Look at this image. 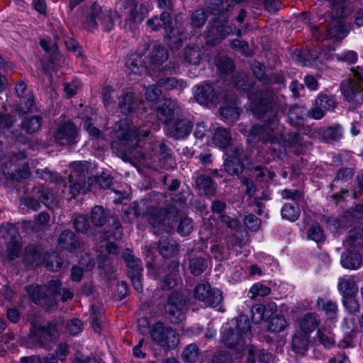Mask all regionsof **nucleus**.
Masks as SVG:
<instances>
[{"label": "nucleus", "instance_id": "f257e3e1", "mask_svg": "<svg viewBox=\"0 0 363 363\" xmlns=\"http://www.w3.org/2000/svg\"><path fill=\"white\" fill-rule=\"evenodd\" d=\"M150 135L147 128L132 127L128 119H122L116 123L112 150L123 160L130 155L147 165L157 160L173 165L172 149L164 143L154 140Z\"/></svg>", "mask_w": 363, "mask_h": 363}, {"label": "nucleus", "instance_id": "f03ea898", "mask_svg": "<svg viewBox=\"0 0 363 363\" xmlns=\"http://www.w3.org/2000/svg\"><path fill=\"white\" fill-rule=\"evenodd\" d=\"M255 113L262 121L263 124L253 125L250 129V134L257 137L264 143H270L267 157L269 161L281 159L286 150L281 145L283 135L276 133L279 125V106L276 97L272 94L262 97L260 101L255 105Z\"/></svg>", "mask_w": 363, "mask_h": 363}, {"label": "nucleus", "instance_id": "7ed1b4c3", "mask_svg": "<svg viewBox=\"0 0 363 363\" xmlns=\"http://www.w3.org/2000/svg\"><path fill=\"white\" fill-rule=\"evenodd\" d=\"M157 115L167 126V135L176 140L186 138L192 131L194 123L184 113L182 106L171 99H164L157 108Z\"/></svg>", "mask_w": 363, "mask_h": 363}, {"label": "nucleus", "instance_id": "20e7f679", "mask_svg": "<svg viewBox=\"0 0 363 363\" xmlns=\"http://www.w3.org/2000/svg\"><path fill=\"white\" fill-rule=\"evenodd\" d=\"M116 14L111 9L101 6L94 2L91 6L90 13L84 21V28L89 32H93L97 29L100 23L104 30L110 31L114 27Z\"/></svg>", "mask_w": 363, "mask_h": 363}, {"label": "nucleus", "instance_id": "39448f33", "mask_svg": "<svg viewBox=\"0 0 363 363\" xmlns=\"http://www.w3.org/2000/svg\"><path fill=\"white\" fill-rule=\"evenodd\" d=\"M69 193L74 198L82 191L86 193L91 189L92 179L89 174V164L86 162L77 161L70 164Z\"/></svg>", "mask_w": 363, "mask_h": 363}, {"label": "nucleus", "instance_id": "423d86ee", "mask_svg": "<svg viewBox=\"0 0 363 363\" xmlns=\"http://www.w3.org/2000/svg\"><path fill=\"white\" fill-rule=\"evenodd\" d=\"M235 30L234 24H228V13L222 11L209 22L206 32V43L211 45H216Z\"/></svg>", "mask_w": 363, "mask_h": 363}, {"label": "nucleus", "instance_id": "0eeeda50", "mask_svg": "<svg viewBox=\"0 0 363 363\" xmlns=\"http://www.w3.org/2000/svg\"><path fill=\"white\" fill-rule=\"evenodd\" d=\"M58 286V282L49 281L43 289L38 284H31L27 286L25 290L33 303L50 310L53 308V295L57 292Z\"/></svg>", "mask_w": 363, "mask_h": 363}, {"label": "nucleus", "instance_id": "6e6552de", "mask_svg": "<svg viewBox=\"0 0 363 363\" xmlns=\"http://www.w3.org/2000/svg\"><path fill=\"white\" fill-rule=\"evenodd\" d=\"M152 340L163 348L174 349L179 343V334L171 326L158 320L150 329Z\"/></svg>", "mask_w": 363, "mask_h": 363}, {"label": "nucleus", "instance_id": "1a4fd4ad", "mask_svg": "<svg viewBox=\"0 0 363 363\" xmlns=\"http://www.w3.org/2000/svg\"><path fill=\"white\" fill-rule=\"evenodd\" d=\"M223 167L230 175L238 176L245 169L244 159L246 157L241 145H233L225 150Z\"/></svg>", "mask_w": 363, "mask_h": 363}, {"label": "nucleus", "instance_id": "9d476101", "mask_svg": "<svg viewBox=\"0 0 363 363\" xmlns=\"http://www.w3.org/2000/svg\"><path fill=\"white\" fill-rule=\"evenodd\" d=\"M58 336L57 325L55 322L50 321L45 325H33L32 338L40 347L50 350Z\"/></svg>", "mask_w": 363, "mask_h": 363}, {"label": "nucleus", "instance_id": "9b49d317", "mask_svg": "<svg viewBox=\"0 0 363 363\" xmlns=\"http://www.w3.org/2000/svg\"><path fill=\"white\" fill-rule=\"evenodd\" d=\"M22 203L27 208L37 211L41 208V203L49 208L55 206V199L52 194L41 186H34L31 194L22 199Z\"/></svg>", "mask_w": 363, "mask_h": 363}, {"label": "nucleus", "instance_id": "f8f14e48", "mask_svg": "<svg viewBox=\"0 0 363 363\" xmlns=\"http://www.w3.org/2000/svg\"><path fill=\"white\" fill-rule=\"evenodd\" d=\"M186 305V298L179 292L174 291L168 296L164 310L167 318L172 323L176 324L183 320Z\"/></svg>", "mask_w": 363, "mask_h": 363}, {"label": "nucleus", "instance_id": "ddd939ff", "mask_svg": "<svg viewBox=\"0 0 363 363\" xmlns=\"http://www.w3.org/2000/svg\"><path fill=\"white\" fill-rule=\"evenodd\" d=\"M53 138L60 145L72 148L79 140L78 129L73 122L65 121L60 124L54 131Z\"/></svg>", "mask_w": 363, "mask_h": 363}, {"label": "nucleus", "instance_id": "4468645a", "mask_svg": "<svg viewBox=\"0 0 363 363\" xmlns=\"http://www.w3.org/2000/svg\"><path fill=\"white\" fill-rule=\"evenodd\" d=\"M194 297L206 306L216 307L223 300L222 292L213 289L208 283L199 284L194 289Z\"/></svg>", "mask_w": 363, "mask_h": 363}, {"label": "nucleus", "instance_id": "2eb2a0df", "mask_svg": "<svg viewBox=\"0 0 363 363\" xmlns=\"http://www.w3.org/2000/svg\"><path fill=\"white\" fill-rule=\"evenodd\" d=\"M194 97L199 104L205 106L210 103L217 104L220 100H225V94L216 91L213 84L209 81L196 86Z\"/></svg>", "mask_w": 363, "mask_h": 363}, {"label": "nucleus", "instance_id": "dca6fc26", "mask_svg": "<svg viewBox=\"0 0 363 363\" xmlns=\"http://www.w3.org/2000/svg\"><path fill=\"white\" fill-rule=\"evenodd\" d=\"M345 100L352 105L359 106L363 104V86L354 80L345 79L340 86Z\"/></svg>", "mask_w": 363, "mask_h": 363}, {"label": "nucleus", "instance_id": "f3484780", "mask_svg": "<svg viewBox=\"0 0 363 363\" xmlns=\"http://www.w3.org/2000/svg\"><path fill=\"white\" fill-rule=\"evenodd\" d=\"M57 245L61 250L73 254H78L84 250L82 240L69 229L65 230L60 234Z\"/></svg>", "mask_w": 363, "mask_h": 363}, {"label": "nucleus", "instance_id": "a211bd4d", "mask_svg": "<svg viewBox=\"0 0 363 363\" xmlns=\"http://www.w3.org/2000/svg\"><path fill=\"white\" fill-rule=\"evenodd\" d=\"M147 25L152 31H158L163 28L165 38L172 39L176 37L172 15L167 11H162L160 16H155L149 18Z\"/></svg>", "mask_w": 363, "mask_h": 363}, {"label": "nucleus", "instance_id": "6ab92c4d", "mask_svg": "<svg viewBox=\"0 0 363 363\" xmlns=\"http://www.w3.org/2000/svg\"><path fill=\"white\" fill-rule=\"evenodd\" d=\"M172 213H169L168 208H155L149 213L148 222L152 228V233L155 235H160L163 231L167 232L169 227L166 225V218Z\"/></svg>", "mask_w": 363, "mask_h": 363}, {"label": "nucleus", "instance_id": "aec40b11", "mask_svg": "<svg viewBox=\"0 0 363 363\" xmlns=\"http://www.w3.org/2000/svg\"><path fill=\"white\" fill-rule=\"evenodd\" d=\"M140 102L137 94L129 90H123L118 96V108L125 116L133 114L138 109Z\"/></svg>", "mask_w": 363, "mask_h": 363}, {"label": "nucleus", "instance_id": "412c9836", "mask_svg": "<svg viewBox=\"0 0 363 363\" xmlns=\"http://www.w3.org/2000/svg\"><path fill=\"white\" fill-rule=\"evenodd\" d=\"M308 116V111L304 106L294 104L288 111L287 121L292 126L301 127L303 125Z\"/></svg>", "mask_w": 363, "mask_h": 363}, {"label": "nucleus", "instance_id": "4be33fe9", "mask_svg": "<svg viewBox=\"0 0 363 363\" xmlns=\"http://www.w3.org/2000/svg\"><path fill=\"white\" fill-rule=\"evenodd\" d=\"M286 79L284 76L281 73H275L272 74L269 77H267V83H264V84H269V88L272 89V92H269L267 89L265 90L264 92L261 94V96L256 104V105L260 101L261 99L264 96H269L270 95H274L276 97V100L279 106V111L281 110V104L278 101V98L274 94V91H278L282 87L285 86Z\"/></svg>", "mask_w": 363, "mask_h": 363}, {"label": "nucleus", "instance_id": "5701e85b", "mask_svg": "<svg viewBox=\"0 0 363 363\" xmlns=\"http://www.w3.org/2000/svg\"><path fill=\"white\" fill-rule=\"evenodd\" d=\"M310 335L303 331L296 330L292 336L291 350L296 354L304 355L308 350Z\"/></svg>", "mask_w": 363, "mask_h": 363}, {"label": "nucleus", "instance_id": "b1692460", "mask_svg": "<svg viewBox=\"0 0 363 363\" xmlns=\"http://www.w3.org/2000/svg\"><path fill=\"white\" fill-rule=\"evenodd\" d=\"M169 52L164 46L159 44H155L150 50L148 55V62H145V66H159L167 60Z\"/></svg>", "mask_w": 363, "mask_h": 363}, {"label": "nucleus", "instance_id": "393cba45", "mask_svg": "<svg viewBox=\"0 0 363 363\" xmlns=\"http://www.w3.org/2000/svg\"><path fill=\"white\" fill-rule=\"evenodd\" d=\"M157 250L164 258H171L178 255L179 246L170 238H161L157 241Z\"/></svg>", "mask_w": 363, "mask_h": 363}, {"label": "nucleus", "instance_id": "a878e982", "mask_svg": "<svg viewBox=\"0 0 363 363\" xmlns=\"http://www.w3.org/2000/svg\"><path fill=\"white\" fill-rule=\"evenodd\" d=\"M145 18V12L143 11V5L140 6V10L138 9L137 6H131L124 22V28L128 30H133L136 29L138 26Z\"/></svg>", "mask_w": 363, "mask_h": 363}, {"label": "nucleus", "instance_id": "bb28decb", "mask_svg": "<svg viewBox=\"0 0 363 363\" xmlns=\"http://www.w3.org/2000/svg\"><path fill=\"white\" fill-rule=\"evenodd\" d=\"M127 267L128 276L142 274L143 267L141 260L135 257L132 251L125 249L122 255Z\"/></svg>", "mask_w": 363, "mask_h": 363}, {"label": "nucleus", "instance_id": "cd10ccee", "mask_svg": "<svg viewBox=\"0 0 363 363\" xmlns=\"http://www.w3.org/2000/svg\"><path fill=\"white\" fill-rule=\"evenodd\" d=\"M222 341L228 348L241 349L245 344V338L236 332L234 328L226 330L222 335Z\"/></svg>", "mask_w": 363, "mask_h": 363}, {"label": "nucleus", "instance_id": "c85d7f7f", "mask_svg": "<svg viewBox=\"0 0 363 363\" xmlns=\"http://www.w3.org/2000/svg\"><path fill=\"white\" fill-rule=\"evenodd\" d=\"M300 331L310 335L320 324V318L316 313H307L299 320Z\"/></svg>", "mask_w": 363, "mask_h": 363}, {"label": "nucleus", "instance_id": "c756f323", "mask_svg": "<svg viewBox=\"0 0 363 363\" xmlns=\"http://www.w3.org/2000/svg\"><path fill=\"white\" fill-rule=\"evenodd\" d=\"M315 306L317 310L323 312L328 319L337 320L338 306L335 301L319 297L316 300Z\"/></svg>", "mask_w": 363, "mask_h": 363}, {"label": "nucleus", "instance_id": "7c9ffc66", "mask_svg": "<svg viewBox=\"0 0 363 363\" xmlns=\"http://www.w3.org/2000/svg\"><path fill=\"white\" fill-rule=\"evenodd\" d=\"M212 140L216 146L224 150V151L234 145L231 144L232 137L229 130L222 127L218 128L216 130Z\"/></svg>", "mask_w": 363, "mask_h": 363}, {"label": "nucleus", "instance_id": "2f4dec72", "mask_svg": "<svg viewBox=\"0 0 363 363\" xmlns=\"http://www.w3.org/2000/svg\"><path fill=\"white\" fill-rule=\"evenodd\" d=\"M112 215L106 211L101 206H95L91 211V220L94 226L100 228L104 225Z\"/></svg>", "mask_w": 363, "mask_h": 363}, {"label": "nucleus", "instance_id": "473e14b6", "mask_svg": "<svg viewBox=\"0 0 363 363\" xmlns=\"http://www.w3.org/2000/svg\"><path fill=\"white\" fill-rule=\"evenodd\" d=\"M208 267L207 259L202 256L192 255L189 259V269L194 276H199Z\"/></svg>", "mask_w": 363, "mask_h": 363}, {"label": "nucleus", "instance_id": "72a5a7b5", "mask_svg": "<svg viewBox=\"0 0 363 363\" xmlns=\"http://www.w3.org/2000/svg\"><path fill=\"white\" fill-rule=\"evenodd\" d=\"M184 60L189 65H197L201 60V50L198 45H187L184 50Z\"/></svg>", "mask_w": 363, "mask_h": 363}, {"label": "nucleus", "instance_id": "f704fd0d", "mask_svg": "<svg viewBox=\"0 0 363 363\" xmlns=\"http://www.w3.org/2000/svg\"><path fill=\"white\" fill-rule=\"evenodd\" d=\"M316 106H320L326 112L333 111L337 106V101L336 97L332 94L327 93H320L318 94L315 100Z\"/></svg>", "mask_w": 363, "mask_h": 363}, {"label": "nucleus", "instance_id": "c9c22d12", "mask_svg": "<svg viewBox=\"0 0 363 363\" xmlns=\"http://www.w3.org/2000/svg\"><path fill=\"white\" fill-rule=\"evenodd\" d=\"M321 135L328 142L339 141L343 137V128L340 124L328 126L321 130Z\"/></svg>", "mask_w": 363, "mask_h": 363}, {"label": "nucleus", "instance_id": "e433bc0d", "mask_svg": "<svg viewBox=\"0 0 363 363\" xmlns=\"http://www.w3.org/2000/svg\"><path fill=\"white\" fill-rule=\"evenodd\" d=\"M157 86L167 90L177 89L183 90L186 86V82L183 79H179L175 77H165L160 79Z\"/></svg>", "mask_w": 363, "mask_h": 363}, {"label": "nucleus", "instance_id": "4c0bfd02", "mask_svg": "<svg viewBox=\"0 0 363 363\" xmlns=\"http://www.w3.org/2000/svg\"><path fill=\"white\" fill-rule=\"evenodd\" d=\"M361 262V256L357 252H348L341 255V264L347 269H357L360 267Z\"/></svg>", "mask_w": 363, "mask_h": 363}, {"label": "nucleus", "instance_id": "58836bf2", "mask_svg": "<svg viewBox=\"0 0 363 363\" xmlns=\"http://www.w3.org/2000/svg\"><path fill=\"white\" fill-rule=\"evenodd\" d=\"M197 187L203 191L205 195L211 196L216 192V186L212 179L206 175H200L196 180Z\"/></svg>", "mask_w": 363, "mask_h": 363}, {"label": "nucleus", "instance_id": "ea45409f", "mask_svg": "<svg viewBox=\"0 0 363 363\" xmlns=\"http://www.w3.org/2000/svg\"><path fill=\"white\" fill-rule=\"evenodd\" d=\"M250 328L251 324L247 315H241L236 319V327L234 330L245 339L250 338Z\"/></svg>", "mask_w": 363, "mask_h": 363}, {"label": "nucleus", "instance_id": "a19ab883", "mask_svg": "<svg viewBox=\"0 0 363 363\" xmlns=\"http://www.w3.org/2000/svg\"><path fill=\"white\" fill-rule=\"evenodd\" d=\"M339 290L343 294V298L354 296L357 293V288L355 282L351 279H340L338 284Z\"/></svg>", "mask_w": 363, "mask_h": 363}, {"label": "nucleus", "instance_id": "79ce46f5", "mask_svg": "<svg viewBox=\"0 0 363 363\" xmlns=\"http://www.w3.org/2000/svg\"><path fill=\"white\" fill-rule=\"evenodd\" d=\"M200 350L195 343L188 345L182 352V359L185 363H195L199 357Z\"/></svg>", "mask_w": 363, "mask_h": 363}, {"label": "nucleus", "instance_id": "37998d69", "mask_svg": "<svg viewBox=\"0 0 363 363\" xmlns=\"http://www.w3.org/2000/svg\"><path fill=\"white\" fill-rule=\"evenodd\" d=\"M42 118L39 116L26 118L21 124V128L28 133L32 134L38 131L41 127Z\"/></svg>", "mask_w": 363, "mask_h": 363}, {"label": "nucleus", "instance_id": "c03bdc74", "mask_svg": "<svg viewBox=\"0 0 363 363\" xmlns=\"http://www.w3.org/2000/svg\"><path fill=\"white\" fill-rule=\"evenodd\" d=\"M293 57L302 66H308L318 58V55L313 51L299 52L296 50L294 52Z\"/></svg>", "mask_w": 363, "mask_h": 363}, {"label": "nucleus", "instance_id": "a18cd8bd", "mask_svg": "<svg viewBox=\"0 0 363 363\" xmlns=\"http://www.w3.org/2000/svg\"><path fill=\"white\" fill-rule=\"evenodd\" d=\"M281 213L284 219L295 221L299 218L301 211L297 204L286 203L283 206Z\"/></svg>", "mask_w": 363, "mask_h": 363}, {"label": "nucleus", "instance_id": "49530a36", "mask_svg": "<svg viewBox=\"0 0 363 363\" xmlns=\"http://www.w3.org/2000/svg\"><path fill=\"white\" fill-rule=\"evenodd\" d=\"M220 116L223 121L227 123H233L240 116V111L234 106H224L220 108Z\"/></svg>", "mask_w": 363, "mask_h": 363}, {"label": "nucleus", "instance_id": "de8ad7c7", "mask_svg": "<svg viewBox=\"0 0 363 363\" xmlns=\"http://www.w3.org/2000/svg\"><path fill=\"white\" fill-rule=\"evenodd\" d=\"M21 251V245L19 238L6 241V256L9 260L17 258Z\"/></svg>", "mask_w": 363, "mask_h": 363}, {"label": "nucleus", "instance_id": "09e8293b", "mask_svg": "<svg viewBox=\"0 0 363 363\" xmlns=\"http://www.w3.org/2000/svg\"><path fill=\"white\" fill-rule=\"evenodd\" d=\"M186 206V199L181 194H177L171 199L170 203L167 206L169 213L172 216L178 215V213L184 208Z\"/></svg>", "mask_w": 363, "mask_h": 363}, {"label": "nucleus", "instance_id": "8fccbe9b", "mask_svg": "<svg viewBox=\"0 0 363 363\" xmlns=\"http://www.w3.org/2000/svg\"><path fill=\"white\" fill-rule=\"evenodd\" d=\"M286 328V320L282 315H274L270 318L268 330L273 333H279Z\"/></svg>", "mask_w": 363, "mask_h": 363}, {"label": "nucleus", "instance_id": "3c124183", "mask_svg": "<svg viewBox=\"0 0 363 363\" xmlns=\"http://www.w3.org/2000/svg\"><path fill=\"white\" fill-rule=\"evenodd\" d=\"M73 226L77 233L82 234H88L91 229L88 218L84 215H79L73 220Z\"/></svg>", "mask_w": 363, "mask_h": 363}, {"label": "nucleus", "instance_id": "603ef678", "mask_svg": "<svg viewBox=\"0 0 363 363\" xmlns=\"http://www.w3.org/2000/svg\"><path fill=\"white\" fill-rule=\"evenodd\" d=\"M50 281H56L59 283V286L56 290L57 292L53 295V308L57 306L56 297L57 296H60V299L62 302H66L73 298L74 294L69 289L62 288V281L60 280H51Z\"/></svg>", "mask_w": 363, "mask_h": 363}, {"label": "nucleus", "instance_id": "864d4df0", "mask_svg": "<svg viewBox=\"0 0 363 363\" xmlns=\"http://www.w3.org/2000/svg\"><path fill=\"white\" fill-rule=\"evenodd\" d=\"M253 85V82L249 80V77L246 74L238 73L234 80L235 87L240 91H250Z\"/></svg>", "mask_w": 363, "mask_h": 363}, {"label": "nucleus", "instance_id": "5fc2aeb1", "mask_svg": "<svg viewBox=\"0 0 363 363\" xmlns=\"http://www.w3.org/2000/svg\"><path fill=\"white\" fill-rule=\"evenodd\" d=\"M35 99L33 94H27L25 96L20 98V102L17 106V111L19 113H26L31 111L34 106Z\"/></svg>", "mask_w": 363, "mask_h": 363}, {"label": "nucleus", "instance_id": "6e6d98bb", "mask_svg": "<svg viewBox=\"0 0 363 363\" xmlns=\"http://www.w3.org/2000/svg\"><path fill=\"white\" fill-rule=\"evenodd\" d=\"M162 269H158L157 274L160 279V286L162 290H169L174 288L177 284L175 276L172 274H162Z\"/></svg>", "mask_w": 363, "mask_h": 363}, {"label": "nucleus", "instance_id": "4d7b16f0", "mask_svg": "<svg viewBox=\"0 0 363 363\" xmlns=\"http://www.w3.org/2000/svg\"><path fill=\"white\" fill-rule=\"evenodd\" d=\"M252 321L255 324H259L265 318L269 317V314L265 313V307L263 304H256L251 309Z\"/></svg>", "mask_w": 363, "mask_h": 363}, {"label": "nucleus", "instance_id": "13d9d810", "mask_svg": "<svg viewBox=\"0 0 363 363\" xmlns=\"http://www.w3.org/2000/svg\"><path fill=\"white\" fill-rule=\"evenodd\" d=\"M217 67L221 74H228L233 72L235 65L230 58L227 57H220L218 60Z\"/></svg>", "mask_w": 363, "mask_h": 363}, {"label": "nucleus", "instance_id": "bf43d9fd", "mask_svg": "<svg viewBox=\"0 0 363 363\" xmlns=\"http://www.w3.org/2000/svg\"><path fill=\"white\" fill-rule=\"evenodd\" d=\"M194 229L192 220L189 217L184 216L180 218L177 231L182 236L189 235Z\"/></svg>", "mask_w": 363, "mask_h": 363}, {"label": "nucleus", "instance_id": "052dcab7", "mask_svg": "<svg viewBox=\"0 0 363 363\" xmlns=\"http://www.w3.org/2000/svg\"><path fill=\"white\" fill-rule=\"evenodd\" d=\"M62 259L56 252H52L46 257V267L52 272H57L62 268Z\"/></svg>", "mask_w": 363, "mask_h": 363}, {"label": "nucleus", "instance_id": "680f3d73", "mask_svg": "<svg viewBox=\"0 0 363 363\" xmlns=\"http://www.w3.org/2000/svg\"><path fill=\"white\" fill-rule=\"evenodd\" d=\"M2 236L6 240L19 238L16 227L11 223L2 224L0 228Z\"/></svg>", "mask_w": 363, "mask_h": 363}, {"label": "nucleus", "instance_id": "e2e57ef3", "mask_svg": "<svg viewBox=\"0 0 363 363\" xmlns=\"http://www.w3.org/2000/svg\"><path fill=\"white\" fill-rule=\"evenodd\" d=\"M307 238L316 242L324 240V233L319 224H315L309 228L307 231Z\"/></svg>", "mask_w": 363, "mask_h": 363}, {"label": "nucleus", "instance_id": "0e129e2a", "mask_svg": "<svg viewBox=\"0 0 363 363\" xmlns=\"http://www.w3.org/2000/svg\"><path fill=\"white\" fill-rule=\"evenodd\" d=\"M249 293L252 294V298L257 296H266L271 293V289L262 283H256L252 286Z\"/></svg>", "mask_w": 363, "mask_h": 363}, {"label": "nucleus", "instance_id": "69168bd1", "mask_svg": "<svg viewBox=\"0 0 363 363\" xmlns=\"http://www.w3.org/2000/svg\"><path fill=\"white\" fill-rule=\"evenodd\" d=\"M110 220H111V223H110V228L112 229L113 232L111 235H107V237H113V238L116 240L122 239L123 230L119 220L113 215L111 217Z\"/></svg>", "mask_w": 363, "mask_h": 363}, {"label": "nucleus", "instance_id": "338daca9", "mask_svg": "<svg viewBox=\"0 0 363 363\" xmlns=\"http://www.w3.org/2000/svg\"><path fill=\"white\" fill-rule=\"evenodd\" d=\"M191 23L194 27H202L206 20L207 16L203 9H199L196 10L191 15Z\"/></svg>", "mask_w": 363, "mask_h": 363}, {"label": "nucleus", "instance_id": "774afa93", "mask_svg": "<svg viewBox=\"0 0 363 363\" xmlns=\"http://www.w3.org/2000/svg\"><path fill=\"white\" fill-rule=\"evenodd\" d=\"M95 181L100 188L107 189L112 185L113 177L108 171H103L100 175L95 177Z\"/></svg>", "mask_w": 363, "mask_h": 363}]
</instances>
